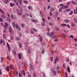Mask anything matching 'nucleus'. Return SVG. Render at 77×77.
<instances>
[{"label":"nucleus","mask_w":77,"mask_h":77,"mask_svg":"<svg viewBox=\"0 0 77 77\" xmlns=\"http://www.w3.org/2000/svg\"><path fill=\"white\" fill-rule=\"evenodd\" d=\"M50 37L51 38H55V36L54 35V32H52L50 34Z\"/></svg>","instance_id":"obj_1"},{"label":"nucleus","mask_w":77,"mask_h":77,"mask_svg":"<svg viewBox=\"0 0 77 77\" xmlns=\"http://www.w3.org/2000/svg\"><path fill=\"white\" fill-rule=\"evenodd\" d=\"M21 74L22 75H24V77H25V76L26 75V74H25V72H24V70L21 71Z\"/></svg>","instance_id":"obj_2"},{"label":"nucleus","mask_w":77,"mask_h":77,"mask_svg":"<svg viewBox=\"0 0 77 77\" xmlns=\"http://www.w3.org/2000/svg\"><path fill=\"white\" fill-rule=\"evenodd\" d=\"M59 60V58L57 57H56V59H55V60H54V63H56V64L57 62Z\"/></svg>","instance_id":"obj_3"},{"label":"nucleus","mask_w":77,"mask_h":77,"mask_svg":"<svg viewBox=\"0 0 77 77\" xmlns=\"http://www.w3.org/2000/svg\"><path fill=\"white\" fill-rule=\"evenodd\" d=\"M9 66H7L5 67V69L8 72H9Z\"/></svg>","instance_id":"obj_4"},{"label":"nucleus","mask_w":77,"mask_h":77,"mask_svg":"<svg viewBox=\"0 0 77 77\" xmlns=\"http://www.w3.org/2000/svg\"><path fill=\"white\" fill-rule=\"evenodd\" d=\"M17 11L18 15H21V13H20V11H19V10H18V9H17Z\"/></svg>","instance_id":"obj_5"},{"label":"nucleus","mask_w":77,"mask_h":77,"mask_svg":"<svg viewBox=\"0 0 77 77\" xmlns=\"http://www.w3.org/2000/svg\"><path fill=\"white\" fill-rule=\"evenodd\" d=\"M18 56L19 59H21V54H18Z\"/></svg>","instance_id":"obj_6"},{"label":"nucleus","mask_w":77,"mask_h":77,"mask_svg":"<svg viewBox=\"0 0 77 77\" xmlns=\"http://www.w3.org/2000/svg\"><path fill=\"white\" fill-rule=\"evenodd\" d=\"M1 17H2V18H4V19H6V16H5V15H3V14H2L1 15Z\"/></svg>","instance_id":"obj_7"},{"label":"nucleus","mask_w":77,"mask_h":77,"mask_svg":"<svg viewBox=\"0 0 77 77\" xmlns=\"http://www.w3.org/2000/svg\"><path fill=\"white\" fill-rule=\"evenodd\" d=\"M30 68L32 71L33 70V66L32 65V64H30Z\"/></svg>","instance_id":"obj_8"},{"label":"nucleus","mask_w":77,"mask_h":77,"mask_svg":"<svg viewBox=\"0 0 77 77\" xmlns=\"http://www.w3.org/2000/svg\"><path fill=\"white\" fill-rule=\"evenodd\" d=\"M0 12L2 14H5V12L3 11V10H2V9H1V8H0Z\"/></svg>","instance_id":"obj_9"},{"label":"nucleus","mask_w":77,"mask_h":77,"mask_svg":"<svg viewBox=\"0 0 77 77\" xmlns=\"http://www.w3.org/2000/svg\"><path fill=\"white\" fill-rule=\"evenodd\" d=\"M62 36L63 37V38H65L66 37V36L65 35V34H63L62 35Z\"/></svg>","instance_id":"obj_10"},{"label":"nucleus","mask_w":77,"mask_h":77,"mask_svg":"<svg viewBox=\"0 0 77 77\" xmlns=\"http://www.w3.org/2000/svg\"><path fill=\"white\" fill-rule=\"evenodd\" d=\"M5 3V4H7V3H9V0H5L4 1Z\"/></svg>","instance_id":"obj_11"},{"label":"nucleus","mask_w":77,"mask_h":77,"mask_svg":"<svg viewBox=\"0 0 77 77\" xmlns=\"http://www.w3.org/2000/svg\"><path fill=\"white\" fill-rule=\"evenodd\" d=\"M12 24L13 27H14V28H15V23L14 22H13Z\"/></svg>","instance_id":"obj_12"},{"label":"nucleus","mask_w":77,"mask_h":77,"mask_svg":"<svg viewBox=\"0 0 77 77\" xmlns=\"http://www.w3.org/2000/svg\"><path fill=\"white\" fill-rule=\"evenodd\" d=\"M61 26L62 27H65L66 26V24H65V23H63L61 24Z\"/></svg>","instance_id":"obj_13"},{"label":"nucleus","mask_w":77,"mask_h":77,"mask_svg":"<svg viewBox=\"0 0 77 77\" xmlns=\"http://www.w3.org/2000/svg\"><path fill=\"white\" fill-rule=\"evenodd\" d=\"M18 2L20 3V5H22V0H18Z\"/></svg>","instance_id":"obj_14"},{"label":"nucleus","mask_w":77,"mask_h":77,"mask_svg":"<svg viewBox=\"0 0 77 77\" xmlns=\"http://www.w3.org/2000/svg\"><path fill=\"white\" fill-rule=\"evenodd\" d=\"M9 31L11 33H12V29H11V27H9Z\"/></svg>","instance_id":"obj_15"},{"label":"nucleus","mask_w":77,"mask_h":77,"mask_svg":"<svg viewBox=\"0 0 77 77\" xmlns=\"http://www.w3.org/2000/svg\"><path fill=\"white\" fill-rule=\"evenodd\" d=\"M18 74V72H15L14 73V75L15 76H17Z\"/></svg>","instance_id":"obj_16"},{"label":"nucleus","mask_w":77,"mask_h":77,"mask_svg":"<svg viewBox=\"0 0 77 77\" xmlns=\"http://www.w3.org/2000/svg\"><path fill=\"white\" fill-rule=\"evenodd\" d=\"M67 70L69 72H70V69H69V67H67Z\"/></svg>","instance_id":"obj_17"},{"label":"nucleus","mask_w":77,"mask_h":77,"mask_svg":"<svg viewBox=\"0 0 77 77\" xmlns=\"http://www.w3.org/2000/svg\"><path fill=\"white\" fill-rule=\"evenodd\" d=\"M4 27L6 30H8V27L5 25H4Z\"/></svg>","instance_id":"obj_18"},{"label":"nucleus","mask_w":77,"mask_h":77,"mask_svg":"<svg viewBox=\"0 0 77 77\" xmlns=\"http://www.w3.org/2000/svg\"><path fill=\"white\" fill-rule=\"evenodd\" d=\"M14 5H15V4H13L12 3H10V6H11V7H12V6H14Z\"/></svg>","instance_id":"obj_19"},{"label":"nucleus","mask_w":77,"mask_h":77,"mask_svg":"<svg viewBox=\"0 0 77 77\" xmlns=\"http://www.w3.org/2000/svg\"><path fill=\"white\" fill-rule=\"evenodd\" d=\"M62 8H60L59 9V12H61V11H62Z\"/></svg>","instance_id":"obj_20"},{"label":"nucleus","mask_w":77,"mask_h":77,"mask_svg":"<svg viewBox=\"0 0 77 77\" xmlns=\"http://www.w3.org/2000/svg\"><path fill=\"white\" fill-rule=\"evenodd\" d=\"M8 50L9 51H11V48L10 46H9L8 47Z\"/></svg>","instance_id":"obj_21"},{"label":"nucleus","mask_w":77,"mask_h":77,"mask_svg":"<svg viewBox=\"0 0 77 77\" xmlns=\"http://www.w3.org/2000/svg\"><path fill=\"white\" fill-rule=\"evenodd\" d=\"M74 13L75 14H77V10L76 9H75L74 10Z\"/></svg>","instance_id":"obj_22"},{"label":"nucleus","mask_w":77,"mask_h":77,"mask_svg":"<svg viewBox=\"0 0 77 77\" xmlns=\"http://www.w3.org/2000/svg\"><path fill=\"white\" fill-rule=\"evenodd\" d=\"M21 25L22 28H24V27L25 26V25H24V24L23 23H21Z\"/></svg>","instance_id":"obj_23"},{"label":"nucleus","mask_w":77,"mask_h":77,"mask_svg":"<svg viewBox=\"0 0 77 77\" xmlns=\"http://www.w3.org/2000/svg\"><path fill=\"white\" fill-rule=\"evenodd\" d=\"M7 21H11V19H10V18L7 17Z\"/></svg>","instance_id":"obj_24"},{"label":"nucleus","mask_w":77,"mask_h":77,"mask_svg":"<svg viewBox=\"0 0 77 77\" xmlns=\"http://www.w3.org/2000/svg\"><path fill=\"white\" fill-rule=\"evenodd\" d=\"M64 21V22H65V23H68L69 22V21H68V20L66 19Z\"/></svg>","instance_id":"obj_25"},{"label":"nucleus","mask_w":77,"mask_h":77,"mask_svg":"<svg viewBox=\"0 0 77 77\" xmlns=\"http://www.w3.org/2000/svg\"><path fill=\"white\" fill-rule=\"evenodd\" d=\"M10 69H12V68H14V67L13 66L10 65Z\"/></svg>","instance_id":"obj_26"},{"label":"nucleus","mask_w":77,"mask_h":77,"mask_svg":"<svg viewBox=\"0 0 77 77\" xmlns=\"http://www.w3.org/2000/svg\"><path fill=\"white\" fill-rule=\"evenodd\" d=\"M13 54L14 55H16V51L14 50H13Z\"/></svg>","instance_id":"obj_27"},{"label":"nucleus","mask_w":77,"mask_h":77,"mask_svg":"<svg viewBox=\"0 0 77 77\" xmlns=\"http://www.w3.org/2000/svg\"><path fill=\"white\" fill-rule=\"evenodd\" d=\"M51 11H52V12H53V11H54V8H51Z\"/></svg>","instance_id":"obj_28"},{"label":"nucleus","mask_w":77,"mask_h":77,"mask_svg":"<svg viewBox=\"0 0 77 77\" xmlns=\"http://www.w3.org/2000/svg\"><path fill=\"white\" fill-rule=\"evenodd\" d=\"M40 42H42V37H41L40 38Z\"/></svg>","instance_id":"obj_29"},{"label":"nucleus","mask_w":77,"mask_h":77,"mask_svg":"<svg viewBox=\"0 0 77 77\" xmlns=\"http://www.w3.org/2000/svg\"><path fill=\"white\" fill-rule=\"evenodd\" d=\"M0 21L1 22H3V19L1 17H0Z\"/></svg>","instance_id":"obj_30"},{"label":"nucleus","mask_w":77,"mask_h":77,"mask_svg":"<svg viewBox=\"0 0 77 77\" xmlns=\"http://www.w3.org/2000/svg\"><path fill=\"white\" fill-rule=\"evenodd\" d=\"M1 62H3V57H1Z\"/></svg>","instance_id":"obj_31"},{"label":"nucleus","mask_w":77,"mask_h":77,"mask_svg":"<svg viewBox=\"0 0 77 77\" xmlns=\"http://www.w3.org/2000/svg\"><path fill=\"white\" fill-rule=\"evenodd\" d=\"M42 26H45V23L44 22H42Z\"/></svg>","instance_id":"obj_32"},{"label":"nucleus","mask_w":77,"mask_h":77,"mask_svg":"<svg viewBox=\"0 0 77 77\" xmlns=\"http://www.w3.org/2000/svg\"><path fill=\"white\" fill-rule=\"evenodd\" d=\"M67 6H69L70 5V2H68L67 3Z\"/></svg>","instance_id":"obj_33"},{"label":"nucleus","mask_w":77,"mask_h":77,"mask_svg":"<svg viewBox=\"0 0 77 77\" xmlns=\"http://www.w3.org/2000/svg\"><path fill=\"white\" fill-rule=\"evenodd\" d=\"M49 14H50V16H52V12H51V11L50 12Z\"/></svg>","instance_id":"obj_34"},{"label":"nucleus","mask_w":77,"mask_h":77,"mask_svg":"<svg viewBox=\"0 0 77 77\" xmlns=\"http://www.w3.org/2000/svg\"><path fill=\"white\" fill-rule=\"evenodd\" d=\"M71 26H72L73 27H74L75 26V24L73 23H71Z\"/></svg>","instance_id":"obj_35"},{"label":"nucleus","mask_w":77,"mask_h":77,"mask_svg":"<svg viewBox=\"0 0 77 77\" xmlns=\"http://www.w3.org/2000/svg\"><path fill=\"white\" fill-rule=\"evenodd\" d=\"M11 19H14V16H13V15H12V14L11 15Z\"/></svg>","instance_id":"obj_36"},{"label":"nucleus","mask_w":77,"mask_h":77,"mask_svg":"<svg viewBox=\"0 0 77 77\" xmlns=\"http://www.w3.org/2000/svg\"><path fill=\"white\" fill-rule=\"evenodd\" d=\"M23 2L24 3H28V2L26 1H23Z\"/></svg>","instance_id":"obj_37"},{"label":"nucleus","mask_w":77,"mask_h":77,"mask_svg":"<svg viewBox=\"0 0 77 77\" xmlns=\"http://www.w3.org/2000/svg\"><path fill=\"white\" fill-rule=\"evenodd\" d=\"M54 17L55 18H57V14H55L54 16Z\"/></svg>","instance_id":"obj_38"},{"label":"nucleus","mask_w":77,"mask_h":77,"mask_svg":"<svg viewBox=\"0 0 77 77\" xmlns=\"http://www.w3.org/2000/svg\"><path fill=\"white\" fill-rule=\"evenodd\" d=\"M20 13H21H21H22V12H23V9H21L20 10Z\"/></svg>","instance_id":"obj_39"},{"label":"nucleus","mask_w":77,"mask_h":77,"mask_svg":"<svg viewBox=\"0 0 77 77\" xmlns=\"http://www.w3.org/2000/svg\"><path fill=\"white\" fill-rule=\"evenodd\" d=\"M22 46V44H21V43H20L19 44V47L20 48H21V47Z\"/></svg>","instance_id":"obj_40"},{"label":"nucleus","mask_w":77,"mask_h":77,"mask_svg":"<svg viewBox=\"0 0 77 77\" xmlns=\"http://www.w3.org/2000/svg\"><path fill=\"white\" fill-rule=\"evenodd\" d=\"M49 25H50V26H53V23H49Z\"/></svg>","instance_id":"obj_41"},{"label":"nucleus","mask_w":77,"mask_h":77,"mask_svg":"<svg viewBox=\"0 0 77 77\" xmlns=\"http://www.w3.org/2000/svg\"><path fill=\"white\" fill-rule=\"evenodd\" d=\"M8 60H9V61H11V57H8Z\"/></svg>","instance_id":"obj_42"},{"label":"nucleus","mask_w":77,"mask_h":77,"mask_svg":"<svg viewBox=\"0 0 77 77\" xmlns=\"http://www.w3.org/2000/svg\"><path fill=\"white\" fill-rule=\"evenodd\" d=\"M55 29L59 31V28H57V27H55Z\"/></svg>","instance_id":"obj_43"},{"label":"nucleus","mask_w":77,"mask_h":77,"mask_svg":"<svg viewBox=\"0 0 77 77\" xmlns=\"http://www.w3.org/2000/svg\"><path fill=\"white\" fill-rule=\"evenodd\" d=\"M63 68H65V64L64 63H63Z\"/></svg>","instance_id":"obj_44"},{"label":"nucleus","mask_w":77,"mask_h":77,"mask_svg":"<svg viewBox=\"0 0 77 77\" xmlns=\"http://www.w3.org/2000/svg\"><path fill=\"white\" fill-rule=\"evenodd\" d=\"M28 9H31V6H28Z\"/></svg>","instance_id":"obj_45"},{"label":"nucleus","mask_w":77,"mask_h":77,"mask_svg":"<svg viewBox=\"0 0 77 77\" xmlns=\"http://www.w3.org/2000/svg\"><path fill=\"white\" fill-rule=\"evenodd\" d=\"M66 11H67V12H69V11H70V9H66Z\"/></svg>","instance_id":"obj_46"},{"label":"nucleus","mask_w":77,"mask_h":77,"mask_svg":"<svg viewBox=\"0 0 77 77\" xmlns=\"http://www.w3.org/2000/svg\"><path fill=\"white\" fill-rule=\"evenodd\" d=\"M72 11H71L70 13V15H72Z\"/></svg>","instance_id":"obj_47"},{"label":"nucleus","mask_w":77,"mask_h":77,"mask_svg":"<svg viewBox=\"0 0 77 77\" xmlns=\"http://www.w3.org/2000/svg\"><path fill=\"white\" fill-rule=\"evenodd\" d=\"M63 6V4H61L60 5V6H61V7H62Z\"/></svg>","instance_id":"obj_48"},{"label":"nucleus","mask_w":77,"mask_h":77,"mask_svg":"<svg viewBox=\"0 0 77 77\" xmlns=\"http://www.w3.org/2000/svg\"><path fill=\"white\" fill-rule=\"evenodd\" d=\"M33 30H34V32H36L37 30L36 29H35L33 28Z\"/></svg>","instance_id":"obj_49"},{"label":"nucleus","mask_w":77,"mask_h":77,"mask_svg":"<svg viewBox=\"0 0 77 77\" xmlns=\"http://www.w3.org/2000/svg\"><path fill=\"white\" fill-rule=\"evenodd\" d=\"M5 26H8V23H5Z\"/></svg>","instance_id":"obj_50"},{"label":"nucleus","mask_w":77,"mask_h":77,"mask_svg":"<svg viewBox=\"0 0 77 77\" xmlns=\"http://www.w3.org/2000/svg\"><path fill=\"white\" fill-rule=\"evenodd\" d=\"M3 36L4 38H6V35H5V34H3Z\"/></svg>","instance_id":"obj_51"},{"label":"nucleus","mask_w":77,"mask_h":77,"mask_svg":"<svg viewBox=\"0 0 77 77\" xmlns=\"http://www.w3.org/2000/svg\"><path fill=\"white\" fill-rule=\"evenodd\" d=\"M16 29H18V25L16 24Z\"/></svg>","instance_id":"obj_52"},{"label":"nucleus","mask_w":77,"mask_h":77,"mask_svg":"<svg viewBox=\"0 0 77 77\" xmlns=\"http://www.w3.org/2000/svg\"><path fill=\"white\" fill-rule=\"evenodd\" d=\"M0 43L1 44H2V43H3V40H2V39H1V42H0Z\"/></svg>","instance_id":"obj_53"},{"label":"nucleus","mask_w":77,"mask_h":77,"mask_svg":"<svg viewBox=\"0 0 77 77\" xmlns=\"http://www.w3.org/2000/svg\"><path fill=\"white\" fill-rule=\"evenodd\" d=\"M69 38H73V36H72V35H70L69 36Z\"/></svg>","instance_id":"obj_54"},{"label":"nucleus","mask_w":77,"mask_h":77,"mask_svg":"<svg viewBox=\"0 0 77 77\" xmlns=\"http://www.w3.org/2000/svg\"><path fill=\"white\" fill-rule=\"evenodd\" d=\"M47 35H48V36H50V34L49 32H47Z\"/></svg>","instance_id":"obj_55"},{"label":"nucleus","mask_w":77,"mask_h":77,"mask_svg":"<svg viewBox=\"0 0 77 77\" xmlns=\"http://www.w3.org/2000/svg\"><path fill=\"white\" fill-rule=\"evenodd\" d=\"M51 61H53V57H51Z\"/></svg>","instance_id":"obj_56"},{"label":"nucleus","mask_w":77,"mask_h":77,"mask_svg":"<svg viewBox=\"0 0 77 77\" xmlns=\"http://www.w3.org/2000/svg\"><path fill=\"white\" fill-rule=\"evenodd\" d=\"M44 52H45V51H44V50L42 51V54H44Z\"/></svg>","instance_id":"obj_57"},{"label":"nucleus","mask_w":77,"mask_h":77,"mask_svg":"<svg viewBox=\"0 0 77 77\" xmlns=\"http://www.w3.org/2000/svg\"><path fill=\"white\" fill-rule=\"evenodd\" d=\"M50 6L49 5L48 6V9H50Z\"/></svg>","instance_id":"obj_58"},{"label":"nucleus","mask_w":77,"mask_h":77,"mask_svg":"<svg viewBox=\"0 0 77 77\" xmlns=\"http://www.w3.org/2000/svg\"><path fill=\"white\" fill-rule=\"evenodd\" d=\"M42 20L43 21L45 22V19H44V18H43L42 19Z\"/></svg>","instance_id":"obj_59"},{"label":"nucleus","mask_w":77,"mask_h":77,"mask_svg":"<svg viewBox=\"0 0 77 77\" xmlns=\"http://www.w3.org/2000/svg\"><path fill=\"white\" fill-rule=\"evenodd\" d=\"M11 40H13V39H14L13 38V36H11Z\"/></svg>","instance_id":"obj_60"},{"label":"nucleus","mask_w":77,"mask_h":77,"mask_svg":"<svg viewBox=\"0 0 77 77\" xmlns=\"http://www.w3.org/2000/svg\"><path fill=\"white\" fill-rule=\"evenodd\" d=\"M54 74L55 75H56V71H54Z\"/></svg>","instance_id":"obj_61"},{"label":"nucleus","mask_w":77,"mask_h":77,"mask_svg":"<svg viewBox=\"0 0 77 77\" xmlns=\"http://www.w3.org/2000/svg\"><path fill=\"white\" fill-rule=\"evenodd\" d=\"M19 77H22L21 75V73H19Z\"/></svg>","instance_id":"obj_62"},{"label":"nucleus","mask_w":77,"mask_h":77,"mask_svg":"<svg viewBox=\"0 0 77 77\" xmlns=\"http://www.w3.org/2000/svg\"><path fill=\"white\" fill-rule=\"evenodd\" d=\"M74 40H75V41H77V38H74Z\"/></svg>","instance_id":"obj_63"},{"label":"nucleus","mask_w":77,"mask_h":77,"mask_svg":"<svg viewBox=\"0 0 77 77\" xmlns=\"http://www.w3.org/2000/svg\"><path fill=\"white\" fill-rule=\"evenodd\" d=\"M51 53L52 54H54V53H53V51L52 50V51H51Z\"/></svg>","instance_id":"obj_64"}]
</instances>
